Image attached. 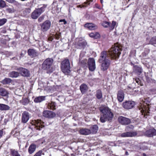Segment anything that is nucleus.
I'll return each instance as SVG.
<instances>
[{
	"label": "nucleus",
	"instance_id": "nucleus-57",
	"mask_svg": "<svg viewBox=\"0 0 156 156\" xmlns=\"http://www.w3.org/2000/svg\"><path fill=\"white\" fill-rule=\"evenodd\" d=\"M130 126L132 127V128H133V126H132V125H131Z\"/></svg>",
	"mask_w": 156,
	"mask_h": 156
},
{
	"label": "nucleus",
	"instance_id": "nucleus-48",
	"mask_svg": "<svg viewBox=\"0 0 156 156\" xmlns=\"http://www.w3.org/2000/svg\"><path fill=\"white\" fill-rule=\"evenodd\" d=\"M64 22V24H65L67 23L65 19L63 20H59V22Z\"/></svg>",
	"mask_w": 156,
	"mask_h": 156
},
{
	"label": "nucleus",
	"instance_id": "nucleus-31",
	"mask_svg": "<svg viewBox=\"0 0 156 156\" xmlns=\"http://www.w3.org/2000/svg\"><path fill=\"white\" fill-rule=\"evenodd\" d=\"M10 154L11 156H20L17 151L13 149H11Z\"/></svg>",
	"mask_w": 156,
	"mask_h": 156
},
{
	"label": "nucleus",
	"instance_id": "nucleus-41",
	"mask_svg": "<svg viewBox=\"0 0 156 156\" xmlns=\"http://www.w3.org/2000/svg\"><path fill=\"white\" fill-rule=\"evenodd\" d=\"M116 25V22L115 21H113L112 24L109 26H110L111 29H113L115 27Z\"/></svg>",
	"mask_w": 156,
	"mask_h": 156
},
{
	"label": "nucleus",
	"instance_id": "nucleus-58",
	"mask_svg": "<svg viewBox=\"0 0 156 156\" xmlns=\"http://www.w3.org/2000/svg\"><path fill=\"white\" fill-rule=\"evenodd\" d=\"M90 2H93V0H90Z\"/></svg>",
	"mask_w": 156,
	"mask_h": 156
},
{
	"label": "nucleus",
	"instance_id": "nucleus-42",
	"mask_svg": "<svg viewBox=\"0 0 156 156\" xmlns=\"http://www.w3.org/2000/svg\"><path fill=\"white\" fill-rule=\"evenodd\" d=\"M31 10L30 8L25 9L23 12L24 13H25L26 14L29 13L30 12Z\"/></svg>",
	"mask_w": 156,
	"mask_h": 156
},
{
	"label": "nucleus",
	"instance_id": "nucleus-24",
	"mask_svg": "<svg viewBox=\"0 0 156 156\" xmlns=\"http://www.w3.org/2000/svg\"><path fill=\"white\" fill-rule=\"evenodd\" d=\"M80 133L82 135H87L90 134V129L85 128H82L80 130Z\"/></svg>",
	"mask_w": 156,
	"mask_h": 156
},
{
	"label": "nucleus",
	"instance_id": "nucleus-28",
	"mask_svg": "<svg viewBox=\"0 0 156 156\" xmlns=\"http://www.w3.org/2000/svg\"><path fill=\"white\" fill-rule=\"evenodd\" d=\"M96 98L98 99H100L102 98V94L101 90L98 89L96 91L95 95Z\"/></svg>",
	"mask_w": 156,
	"mask_h": 156
},
{
	"label": "nucleus",
	"instance_id": "nucleus-53",
	"mask_svg": "<svg viewBox=\"0 0 156 156\" xmlns=\"http://www.w3.org/2000/svg\"><path fill=\"white\" fill-rule=\"evenodd\" d=\"M83 61H82L81 62H82V63H84H84H85V64H86V62H87L86 61V62H83Z\"/></svg>",
	"mask_w": 156,
	"mask_h": 156
},
{
	"label": "nucleus",
	"instance_id": "nucleus-10",
	"mask_svg": "<svg viewBox=\"0 0 156 156\" xmlns=\"http://www.w3.org/2000/svg\"><path fill=\"white\" fill-rule=\"evenodd\" d=\"M135 105L134 101H126L123 103V107L125 109H129L133 108Z\"/></svg>",
	"mask_w": 156,
	"mask_h": 156
},
{
	"label": "nucleus",
	"instance_id": "nucleus-3",
	"mask_svg": "<svg viewBox=\"0 0 156 156\" xmlns=\"http://www.w3.org/2000/svg\"><path fill=\"white\" fill-rule=\"evenodd\" d=\"M122 50L121 45L117 43L113 45L108 51H106L108 52L109 56L111 59H116L119 57Z\"/></svg>",
	"mask_w": 156,
	"mask_h": 156
},
{
	"label": "nucleus",
	"instance_id": "nucleus-1",
	"mask_svg": "<svg viewBox=\"0 0 156 156\" xmlns=\"http://www.w3.org/2000/svg\"><path fill=\"white\" fill-rule=\"evenodd\" d=\"M100 112L102 114L101 115L100 120L101 122L111 121L113 117V114L111 109L105 106H101L99 108Z\"/></svg>",
	"mask_w": 156,
	"mask_h": 156
},
{
	"label": "nucleus",
	"instance_id": "nucleus-33",
	"mask_svg": "<svg viewBox=\"0 0 156 156\" xmlns=\"http://www.w3.org/2000/svg\"><path fill=\"white\" fill-rule=\"evenodd\" d=\"M89 36L90 37L94 38L95 39L98 38L100 36V34L98 32L90 33L89 34Z\"/></svg>",
	"mask_w": 156,
	"mask_h": 156
},
{
	"label": "nucleus",
	"instance_id": "nucleus-50",
	"mask_svg": "<svg viewBox=\"0 0 156 156\" xmlns=\"http://www.w3.org/2000/svg\"><path fill=\"white\" fill-rule=\"evenodd\" d=\"M149 52V50H147V53H144L143 54V55H144L145 56Z\"/></svg>",
	"mask_w": 156,
	"mask_h": 156
},
{
	"label": "nucleus",
	"instance_id": "nucleus-16",
	"mask_svg": "<svg viewBox=\"0 0 156 156\" xmlns=\"http://www.w3.org/2000/svg\"><path fill=\"white\" fill-rule=\"evenodd\" d=\"M145 135L148 137H152L156 135V130L154 128L150 129L146 131Z\"/></svg>",
	"mask_w": 156,
	"mask_h": 156
},
{
	"label": "nucleus",
	"instance_id": "nucleus-6",
	"mask_svg": "<svg viewBox=\"0 0 156 156\" xmlns=\"http://www.w3.org/2000/svg\"><path fill=\"white\" fill-rule=\"evenodd\" d=\"M46 5H44L40 8H38L34 10L32 13L31 17L34 19H37L40 15L45 11Z\"/></svg>",
	"mask_w": 156,
	"mask_h": 156
},
{
	"label": "nucleus",
	"instance_id": "nucleus-54",
	"mask_svg": "<svg viewBox=\"0 0 156 156\" xmlns=\"http://www.w3.org/2000/svg\"><path fill=\"white\" fill-rule=\"evenodd\" d=\"M147 115V113L146 114H145H145L144 115V117H145V116L146 115Z\"/></svg>",
	"mask_w": 156,
	"mask_h": 156
},
{
	"label": "nucleus",
	"instance_id": "nucleus-20",
	"mask_svg": "<svg viewBox=\"0 0 156 156\" xmlns=\"http://www.w3.org/2000/svg\"><path fill=\"white\" fill-rule=\"evenodd\" d=\"M117 99L119 102H122L124 98V93L122 90L119 91L117 94Z\"/></svg>",
	"mask_w": 156,
	"mask_h": 156
},
{
	"label": "nucleus",
	"instance_id": "nucleus-11",
	"mask_svg": "<svg viewBox=\"0 0 156 156\" xmlns=\"http://www.w3.org/2000/svg\"><path fill=\"white\" fill-rule=\"evenodd\" d=\"M17 70L19 71L20 73L23 76L28 77L30 75L29 71L27 69L20 67L17 68Z\"/></svg>",
	"mask_w": 156,
	"mask_h": 156
},
{
	"label": "nucleus",
	"instance_id": "nucleus-8",
	"mask_svg": "<svg viewBox=\"0 0 156 156\" xmlns=\"http://www.w3.org/2000/svg\"><path fill=\"white\" fill-rule=\"evenodd\" d=\"M89 69L91 71H94L96 69L95 62L93 58H89L87 62Z\"/></svg>",
	"mask_w": 156,
	"mask_h": 156
},
{
	"label": "nucleus",
	"instance_id": "nucleus-26",
	"mask_svg": "<svg viewBox=\"0 0 156 156\" xmlns=\"http://www.w3.org/2000/svg\"><path fill=\"white\" fill-rule=\"evenodd\" d=\"M9 94V93L5 89L0 88V95L2 96H6Z\"/></svg>",
	"mask_w": 156,
	"mask_h": 156
},
{
	"label": "nucleus",
	"instance_id": "nucleus-35",
	"mask_svg": "<svg viewBox=\"0 0 156 156\" xmlns=\"http://www.w3.org/2000/svg\"><path fill=\"white\" fill-rule=\"evenodd\" d=\"M56 104L54 102H51L49 103L48 105V108L52 110L55 109Z\"/></svg>",
	"mask_w": 156,
	"mask_h": 156
},
{
	"label": "nucleus",
	"instance_id": "nucleus-7",
	"mask_svg": "<svg viewBox=\"0 0 156 156\" xmlns=\"http://www.w3.org/2000/svg\"><path fill=\"white\" fill-rule=\"evenodd\" d=\"M34 128L37 130H40L44 127V123L41 120H33L31 123Z\"/></svg>",
	"mask_w": 156,
	"mask_h": 156
},
{
	"label": "nucleus",
	"instance_id": "nucleus-9",
	"mask_svg": "<svg viewBox=\"0 0 156 156\" xmlns=\"http://www.w3.org/2000/svg\"><path fill=\"white\" fill-rule=\"evenodd\" d=\"M118 120L120 123L123 125H127L131 122L130 119L122 116H119Z\"/></svg>",
	"mask_w": 156,
	"mask_h": 156
},
{
	"label": "nucleus",
	"instance_id": "nucleus-44",
	"mask_svg": "<svg viewBox=\"0 0 156 156\" xmlns=\"http://www.w3.org/2000/svg\"><path fill=\"white\" fill-rule=\"evenodd\" d=\"M44 19V16H40L39 19H38V21L39 22H42Z\"/></svg>",
	"mask_w": 156,
	"mask_h": 156
},
{
	"label": "nucleus",
	"instance_id": "nucleus-55",
	"mask_svg": "<svg viewBox=\"0 0 156 156\" xmlns=\"http://www.w3.org/2000/svg\"><path fill=\"white\" fill-rule=\"evenodd\" d=\"M101 0V3H102V2H103V0Z\"/></svg>",
	"mask_w": 156,
	"mask_h": 156
},
{
	"label": "nucleus",
	"instance_id": "nucleus-39",
	"mask_svg": "<svg viewBox=\"0 0 156 156\" xmlns=\"http://www.w3.org/2000/svg\"><path fill=\"white\" fill-rule=\"evenodd\" d=\"M7 21V19L5 18L0 19V26L4 25L6 22Z\"/></svg>",
	"mask_w": 156,
	"mask_h": 156
},
{
	"label": "nucleus",
	"instance_id": "nucleus-46",
	"mask_svg": "<svg viewBox=\"0 0 156 156\" xmlns=\"http://www.w3.org/2000/svg\"><path fill=\"white\" fill-rule=\"evenodd\" d=\"M61 37V34H56L55 36V38L56 39H58Z\"/></svg>",
	"mask_w": 156,
	"mask_h": 156
},
{
	"label": "nucleus",
	"instance_id": "nucleus-43",
	"mask_svg": "<svg viewBox=\"0 0 156 156\" xmlns=\"http://www.w3.org/2000/svg\"><path fill=\"white\" fill-rule=\"evenodd\" d=\"M6 1L10 3H14L15 4H18V2L15 1V0H6Z\"/></svg>",
	"mask_w": 156,
	"mask_h": 156
},
{
	"label": "nucleus",
	"instance_id": "nucleus-14",
	"mask_svg": "<svg viewBox=\"0 0 156 156\" xmlns=\"http://www.w3.org/2000/svg\"><path fill=\"white\" fill-rule=\"evenodd\" d=\"M51 24V22L49 21H45L41 25V30L44 31H47L50 28Z\"/></svg>",
	"mask_w": 156,
	"mask_h": 156
},
{
	"label": "nucleus",
	"instance_id": "nucleus-29",
	"mask_svg": "<svg viewBox=\"0 0 156 156\" xmlns=\"http://www.w3.org/2000/svg\"><path fill=\"white\" fill-rule=\"evenodd\" d=\"M6 11L7 12L9 13H12L14 12V9L13 7L11 5L6 6Z\"/></svg>",
	"mask_w": 156,
	"mask_h": 156
},
{
	"label": "nucleus",
	"instance_id": "nucleus-37",
	"mask_svg": "<svg viewBox=\"0 0 156 156\" xmlns=\"http://www.w3.org/2000/svg\"><path fill=\"white\" fill-rule=\"evenodd\" d=\"M150 42L152 44H156V36L152 37L151 39Z\"/></svg>",
	"mask_w": 156,
	"mask_h": 156
},
{
	"label": "nucleus",
	"instance_id": "nucleus-56",
	"mask_svg": "<svg viewBox=\"0 0 156 156\" xmlns=\"http://www.w3.org/2000/svg\"><path fill=\"white\" fill-rule=\"evenodd\" d=\"M20 55H21V56H22V55H23V53H21V54Z\"/></svg>",
	"mask_w": 156,
	"mask_h": 156
},
{
	"label": "nucleus",
	"instance_id": "nucleus-45",
	"mask_svg": "<svg viewBox=\"0 0 156 156\" xmlns=\"http://www.w3.org/2000/svg\"><path fill=\"white\" fill-rule=\"evenodd\" d=\"M42 151H39L34 156H41Z\"/></svg>",
	"mask_w": 156,
	"mask_h": 156
},
{
	"label": "nucleus",
	"instance_id": "nucleus-17",
	"mask_svg": "<svg viewBox=\"0 0 156 156\" xmlns=\"http://www.w3.org/2000/svg\"><path fill=\"white\" fill-rule=\"evenodd\" d=\"M29 55L31 57H34L38 55L39 53L37 51L33 49H29L27 51Z\"/></svg>",
	"mask_w": 156,
	"mask_h": 156
},
{
	"label": "nucleus",
	"instance_id": "nucleus-23",
	"mask_svg": "<svg viewBox=\"0 0 156 156\" xmlns=\"http://www.w3.org/2000/svg\"><path fill=\"white\" fill-rule=\"evenodd\" d=\"M142 69L141 67L137 66H134V72L138 75H140L142 72Z\"/></svg>",
	"mask_w": 156,
	"mask_h": 156
},
{
	"label": "nucleus",
	"instance_id": "nucleus-34",
	"mask_svg": "<svg viewBox=\"0 0 156 156\" xmlns=\"http://www.w3.org/2000/svg\"><path fill=\"white\" fill-rule=\"evenodd\" d=\"M12 80L9 78H6L2 81L1 83L3 84H9L11 83Z\"/></svg>",
	"mask_w": 156,
	"mask_h": 156
},
{
	"label": "nucleus",
	"instance_id": "nucleus-59",
	"mask_svg": "<svg viewBox=\"0 0 156 156\" xmlns=\"http://www.w3.org/2000/svg\"><path fill=\"white\" fill-rule=\"evenodd\" d=\"M21 0L23 1H24L25 0Z\"/></svg>",
	"mask_w": 156,
	"mask_h": 156
},
{
	"label": "nucleus",
	"instance_id": "nucleus-40",
	"mask_svg": "<svg viewBox=\"0 0 156 156\" xmlns=\"http://www.w3.org/2000/svg\"><path fill=\"white\" fill-rule=\"evenodd\" d=\"M102 25L105 27H107L110 26L109 23L106 21H104L102 23Z\"/></svg>",
	"mask_w": 156,
	"mask_h": 156
},
{
	"label": "nucleus",
	"instance_id": "nucleus-15",
	"mask_svg": "<svg viewBox=\"0 0 156 156\" xmlns=\"http://www.w3.org/2000/svg\"><path fill=\"white\" fill-rule=\"evenodd\" d=\"M30 117L29 113L27 112H24L22 114L21 122L22 123H27L29 120Z\"/></svg>",
	"mask_w": 156,
	"mask_h": 156
},
{
	"label": "nucleus",
	"instance_id": "nucleus-49",
	"mask_svg": "<svg viewBox=\"0 0 156 156\" xmlns=\"http://www.w3.org/2000/svg\"><path fill=\"white\" fill-rule=\"evenodd\" d=\"M135 80H136V82L137 83L139 84V83H140V80H139V79H136Z\"/></svg>",
	"mask_w": 156,
	"mask_h": 156
},
{
	"label": "nucleus",
	"instance_id": "nucleus-18",
	"mask_svg": "<svg viewBox=\"0 0 156 156\" xmlns=\"http://www.w3.org/2000/svg\"><path fill=\"white\" fill-rule=\"evenodd\" d=\"M87 42L85 41L80 40L76 45V47L78 49H83L85 48Z\"/></svg>",
	"mask_w": 156,
	"mask_h": 156
},
{
	"label": "nucleus",
	"instance_id": "nucleus-30",
	"mask_svg": "<svg viewBox=\"0 0 156 156\" xmlns=\"http://www.w3.org/2000/svg\"><path fill=\"white\" fill-rule=\"evenodd\" d=\"M19 73L17 72L13 71L9 73V76L11 77H17L19 76Z\"/></svg>",
	"mask_w": 156,
	"mask_h": 156
},
{
	"label": "nucleus",
	"instance_id": "nucleus-12",
	"mask_svg": "<svg viewBox=\"0 0 156 156\" xmlns=\"http://www.w3.org/2000/svg\"><path fill=\"white\" fill-rule=\"evenodd\" d=\"M43 115L45 117L52 119L55 116L56 114L53 112L48 110H45L43 112Z\"/></svg>",
	"mask_w": 156,
	"mask_h": 156
},
{
	"label": "nucleus",
	"instance_id": "nucleus-52",
	"mask_svg": "<svg viewBox=\"0 0 156 156\" xmlns=\"http://www.w3.org/2000/svg\"><path fill=\"white\" fill-rule=\"evenodd\" d=\"M128 154H129L127 152V151H126V155H128Z\"/></svg>",
	"mask_w": 156,
	"mask_h": 156
},
{
	"label": "nucleus",
	"instance_id": "nucleus-32",
	"mask_svg": "<svg viewBox=\"0 0 156 156\" xmlns=\"http://www.w3.org/2000/svg\"><path fill=\"white\" fill-rule=\"evenodd\" d=\"M9 107L7 105L0 104V110H9Z\"/></svg>",
	"mask_w": 156,
	"mask_h": 156
},
{
	"label": "nucleus",
	"instance_id": "nucleus-47",
	"mask_svg": "<svg viewBox=\"0 0 156 156\" xmlns=\"http://www.w3.org/2000/svg\"><path fill=\"white\" fill-rule=\"evenodd\" d=\"M5 134V133L3 131V130H0V139L2 137L3 135Z\"/></svg>",
	"mask_w": 156,
	"mask_h": 156
},
{
	"label": "nucleus",
	"instance_id": "nucleus-5",
	"mask_svg": "<svg viewBox=\"0 0 156 156\" xmlns=\"http://www.w3.org/2000/svg\"><path fill=\"white\" fill-rule=\"evenodd\" d=\"M61 68L62 71L66 74L67 75L70 72V68L68 59H66L61 62Z\"/></svg>",
	"mask_w": 156,
	"mask_h": 156
},
{
	"label": "nucleus",
	"instance_id": "nucleus-27",
	"mask_svg": "<svg viewBox=\"0 0 156 156\" xmlns=\"http://www.w3.org/2000/svg\"><path fill=\"white\" fill-rule=\"evenodd\" d=\"M98 129V127L96 125H94L92 126L90 129V133H96Z\"/></svg>",
	"mask_w": 156,
	"mask_h": 156
},
{
	"label": "nucleus",
	"instance_id": "nucleus-36",
	"mask_svg": "<svg viewBox=\"0 0 156 156\" xmlns=\"http://www.w3.org/2000/svg\"><path fill=\"white\" fill-rule=\"evenodd\" d=\"M20 102L23 105H25L29 103V100L28 99L25 98L20 100Z\"/></svg>",
	"mask_w": 156,
	"mask_h": 156
},
{
	"label": "nucleus",
	"instance_id": "nucleus-22",
	"mask_svg": "<svg viewBox=\"0 0 156 156\" xmlns=\"http://www.w3.org/2000/svg\"><path fill=\"white\" fill-rule=\"evenodd\" d=\"M80 90L82 94H85L88 90L87 85L85 84H82L80 86Z\"/></svg>",
	"mask_w": 156,
	"mask_h": 156
},
{
	"label": "nucleus",
	"instance_id": "nucleus-21",
	"mask_svg": "<svg viewBox=\"0 0 156 156\" xmlns=\"http://www.w3.org/2000/svg\"><path fill=\"white\" fill-rule=\"evenodd\" d=\"M36 148V145L34 144H32L29 146L28 152L29 154H31L34 153L35 151Z\"/></svg>",
	"mask_w": 156,
	"mask_h": 156
},
{
	"label": "nucleus",
	"instance_id": "nucleus-19",
	"mask_svg": "<svg viewBox=\"0 0 156 156\" xmlns=\"http://www.w3.org/2000/svg\"><path fill=\"white\" fill-rule=\"evenodd\" d=\"M84 27L87 28L90 30H95L98 28V26L95 24L90 23H86Z\"/></svg>",
	"mask_w": 156,
	"mask_h": 156
},
{
	"label": "nucleus",
	"instance_id": "nucleus-51",
	"mask_svg": "<svg viewBox=\"0 0 156 156\" xmlns=\"http://www.w3.org/2000/svg\"><path fill=\"white\" fill-rule=\"evenodd\" d=\"M85 4H87L88 5H89L90 3L89 1H87L86 2H85L84 3Z\"/></svg>",
	"mask_w": 156,
	"mask_h": 156
},
{
	"label": "nucleus",
	"instance_id": "nucleus-2",
	"mask_svg": "<svg viewBox=\"0 0 156 156\" xmlns=\"http://www.w3.org/2000/svg\"><path fill=\"white\" fill-rule=\"evenodd\" d=\"M108 52L103 51L100 54L99 58L98 59L100 63H101V69L105 71L109 67L110 64V59L109 56Z\"/></svg>",
	"mask_w": 156,
	"mask_h": 156
},
{
	"label": "nucleus",
	"instance_id": "nucleus-25",
	"mask_svg": "<svg viewBox=\"0 0 156 156\" xmlns=\"http://www.w3.org/2000/svg\"><path fill=\"white\" fill-rule=\"evenodd\" d=\"M46 96H41L35 98L34 101L35 103H40L45 100Z\"/></svg>",
	"mask_w": 156,
	"mask_h": 156
},
{
	"label": "nucleus",
	"instance_id": "nucleus-4",
	"mask_svg": "<svg viewBox=\"0 0 156 156\" xmlns=\"http://www.w3.org/2000/svg\"><path fill=\"white\" fill-rule=\"evenodd\" d=\"M53 60L51 58H48L45 59L42 64V68L47 71L48 73H51L53 70L52 67Z\"/></svg>",
	"mask_w": 156,
	"mask_h": 156
},
{
	"label": "nucleus",
	"instance_id": "nucleus-38",
	"mask_svg": "<svg viewBox=\"0 0 156 156\" xmlns=\"http://www.w3.org/2000/svg\"><path fill=\"white\" fill-rule=\"evenodd\" d=\"M7 6L6 5L5 2L3 0H0V7L2 8H4Z\"/></svg>",
	"mask_w": 156,
	"mask_h": 156
},
{
	"label": "nucleus",
	"instance_id": "nucleus-13",
	"mask_svg": "<svg viewBox=\"0 0 156 156\" xmlns=\"http://www.w3.org/2000/svg\"><path fill=\"white\" fill-rule=\"evenodd\" d=\"M137 134L136 131L128 132L122 133L121 136L122 137H133L135 136Z\"/></svg>",
	"mask_w": 156,
	"mask_h": 156
}]
</instances>
